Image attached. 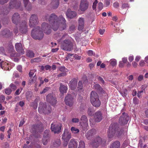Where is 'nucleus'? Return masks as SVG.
Returning a JSON list of instances; mask_svg holds the SVG:
<instances>
[{
	"label": "nucleus",
	"mask_w": 148,
	"mask_h": 148,
	"mask_svg": "<svg viewBox=\"0 0 148 148\" xmlns=\"http://www.w3.org/2000/svg\"><path fill=\"white\" fill-rule=\"evenodd\" d=\"M17 53L16 52H14L11 53L10 56L11 58L16 57L17 56Z\"/></svg>",
	"instance_id": "nucleus-58"
},
{
	"label": "nucleus",
	"mask_w": 148,
	"mask_h": 148,
	"mask_svg": "<svg viewBox=\"0 0 148 148\" xmlns=\"http://www.w3.org/2000/svg\"><path fill=\"white\" fill-rule=\"evenodd\" d=\"M26 55L27 56L32 58L34 56V53L32 51L29 50L27 52Z\"/></svg>",
	"instance_id": "nucleus-35"
},
{
	"label": "nucleus",
	"mask_w": 148,
	"mask_h": 148,
	"mask_svg": "<svg viewBox=\"0 0 148 148\" xmlns=\"http://www.w3.org/2000/svg\"><path fill=\"white\" fill-rule=\"evenodd\" d=\"M67 89L68 88L66 86L62 84L61 83L60 84L59 91L62 94H63L64 93H66Z\"/></svg>",
	"instance_id": "nucleus-27"
},
{
	"label": "nucleus",
	"mask_w": 148,
	"mask_h": 148,
	"mask_svg": "<svg viewBox=\"0 0 148 148\" xmlns=\"http://www.w3.org/2000/svg\"><path fill=\"white\" fill-rule=\"evenodd\" d=\"M21 91H20V89H17L15 92V94L17 95H19L21 92V91L22 90L23 88H21Z\"/></svg>",
	"instance_id": "nucleus-59"
},
{
	"label": "nucleus",
	"mask_w": 148,
	"mask_h": 148,
	"mask_svg": "<svg viewBox=\"0 0 148 148\" xmlns=\"http://www.w3.org/2000/svg\"><path fill=\"white\" fill-rule=\"evenodd\" d=\"M77 81L74 78L72 79L69 84V86L72 90H74L77 86Z\"/></svg>",
	"instance_id": "nucleus-24"
},
{
	"label": "nucleus",
	"mask_w": 148,
	"mask_h": 148,
	"mask_svg": "<svg viewBox=\"0 0 148 148\" xmlns=\"http://www.w3.org/2000/svg\"><path fill=\"white\" fill-rule=\"evenodd\" d=\"M79 120L78 118H75L72 119L71 121L74 123H77L79 122Z\"/></svg>",
	"instance_id": "nucleus-53"
},
{
	"label": "nucleus",
	"mask_w": 148,
	"mask_h": 148,
	"mask_svg": "<svg viewBox=\"0 0 148 148\" xmlns=\"http://www.w3.org/2000/svg\"><path fill=\"white\" fill-rule=\"evenodd\" d=\"M103 7V5L101 2H99L98 4V8L99 10H101Z\"/></svg>",
	"instance_id": "nucleus-54"
},
{
	"label": "nucleus",
	"mask_w": 148,
	"mask_h": 148,
	"mask_svg": "<svg viewBox=\"0 0 148 148\" xmlns=\"http://www.w3.org/2000/svg\"><path fill=\"white\" fill-rule=\"evenodd\" d=\"M5 99V97L3 95H1L0 96V102L2 103L4 102V101Z\"/></svg>",
	"instance_id": "nucleus-55"
},
{
	"label": "nucleus",
	"mask_w": 148,
	"mask_h": 148,
	"mask_svg": "<svg viewBox=\"0 0 148 148\" xmlns=\"http://www.w3.org/2000/svg\"><path fill=\"white\" fill-rule=\"evenodd\" d=\"M80 120L81 121L80 123L83 130H87L88 125L86 116L85 115H82Z\"/></svg>",
	"instance_id": "nucleus-10"
},
{
	"label": "nucleus",
	"mask_w": 148,
	"mask_h": 148,
	"mask_svg": "<svg viewBox=\"0 0 148 148\" xmlns=\"http://www.w3.org/2000/svg\"><path fill=\"white\" fill-rule=\"evenodd\" d=\"M20 20V15L17 13H15L12 16V21L13 23L17 25Z\"/></svg>",
	"instance_id": "nucleus-20"
},
{
	"label": "nucleus",
	"mask_w": 148,
	"mask_h": 148,
	"mask_svg": "<svg viewBox=\"0 0 148 148\" xmlns=\"http://www.w3.org/2000/svg\"><path fill=\"white\" fill-rule=\"evenodd\" d=\"M9 0H0V3L1 4H3L8 2Z\"/></svg>",
	"instance_id": "nucleus-62"
},
{
	"label": "nucleus",
	"mask_w": 148,
	"mask_h": 148,
	"mask_svg": "<svg viewBox=\"0 0 148 148\" xmlns=\"http://www.w3.org/2000/svg\"><path fill=\"white\" fill-rule=\"evenodd\" d=\"M10 86L11 88L14 90H15L17 88L16 85L13 83L10 84Z\"/></svg>",
	"instance_id": "nucleus-49"
},
{
	"label": "nucleus",
	"mask_w": 148,
	"mask_h": 148,
	"mask_svg": "<svg viewBox=\"0 0 148 148\" xmlns=\"http://www.w3.org/2000/svg\"><path fill=\"white\" fill-rule=\"evenodd\" d=\"M88 113L89 115L92 116L93 114V113L92 110L90 108H88Z\"/></svg>",
	"instance_id": "nucleus-50"
},
{
	"label": "nucleus",
	"mask_w": 148,
	"mask_h": 148,
	"mask_svg": "<svg viewBox=\"0 0 148 148\" xmlns=\"http://www.w3.org/2000/svg\"><path fill=\"white\" fill-rule=\"evenodd\" d=\"M32 106L34 108L36 109L37 108L38 106V103L35 100L32 103Z\"/></svg>",
	"instance_id": "nucleus-47"
},
{
	"label": "nucleus",
	"mask_w": 148,
	"mask_h": 148,
	"mask_svg": "<svg viewBox=\"0 0 148 148\" xmlns=\"http://www.w3.org/2000/svg\"><path fill=\"white\" fill-rule=\"evenodd\" d=\"M120 129L119 125L116 123L111 124L108 131V137L112 138L114 137H118L120 135Z\"/></svg>",
	"instance_id": "nucleus-2"
},
{
	"label": "nucleus",
	"mask_w": 148,
	"mask_h": 148,
	"mask_svg": "<svg viewBox=\"0 0 148 148\" xmlns=\"http://www.w3.org/2000/svg\"><path fill=\"white\" fill-rule=\"evenodd\" d=\"M17 69L20 72H22V67L21 65H18L17 67Z\"/></svg>",
	"instance_id": "nucleus-61"
},
{
	"label": "nucleus",
	"mask_w": 148,
	"mask_h": 148,
	"mask_svg": "<svg viewBox=\"0 0 148 148\" xmlns=\"http://www.w3.org/2000/svg\"><path fill=\"white\" fill-rule=\"evenodd\" d=\"M37 77L35 75L33 77H30L29 79L28 82V84L29 85H31L35 83L36 81Z\"/></svg>",
	"instance_id": "nucleus-32"
},
{
	"label": "nucleus",
	"mask_w": 148,
	"mask_h": 148,
	"mask_svg": "<svg viewBox=\"0 0 148 148\" xmlns=\"http://www.w3.org/2000/svg\"><path fill=\"white\" fill-rule=\"evenodd\" d=\"M98 3L97 0H95L92 5V8L94 10H96L97 4Z\"/></svg>",
	"instance_id": "nucleus-48"
},
{
	"label": "nucleus",
	"mask_w": 148,
	"mask_h": 148,
	"mask_svg": "<svg viewBox=\"0 0 148 148\" xmlns=\"http://www.w3.org/2000/svg\"><path fill=\"white\" fill-rule=\"evenodd\" d=\"M21 0H11L10 2L9 8L10 9L15 8L18 9L21 4Z\"/></svg>",
	"instance_id": "nucleus-11"
},
{
	"label": "nucleus",
	"mask_w": 148,
	"mask_h": 148,
	"mask_svg": "<svg viewBox=\"0 0 148 148\" xmlns=\"http://www.w3.org/2000/svg\"><path fill=\"white\" fill-rule=\"evenodd\" d=\"M95 130H92L88 131L86 134V137L88 140L90 139L92 136L95 134Z\"/></svg>",
	"instance_id": "nucleus-29"
},
{
	"label": "nucleus",
	"mask_w": 148,
	"mask_h": 148,
	"mask_svg": "<svg viewBox=\"0 0 148 148\" xmlns=\"http://www.w3.org/2000/svg\"><path fill=\"white\" fill-rule=\"evenodd\" d=\"M71 138V133L67 130H65L62 135V139L65 141H68Z\"/></svg>",
	"instance_id": "nucleus-19"
},
{
	"label": "nucleus",
	"mask_w": 148,
	"mask_h": 148,
	"mask_svg": "<svg viewBox=\"0 0 148 148\" xmlns=\"http://www.w3.org/2000/svg\"><path fill=\"white\" fill-rule=\"evenodd\" d=\"M61 144V142L60 139L56 140L53 143V146L55 147H59Z\"/></svg>",
	"instance_id": "nucleus-37"
},
{
	"label": "nucleus",
	"mask_w": 148,
	"mask_h": 148,
	"mask_svg": "<svg viewBox=\"0 0 148 148\" xmlns=\"http://www.w3.org/2000/svg\"><path fill=\"white\" fill-rule=\"evenodd\" d=\"M36 72V70H31L29 74V77H32L33 76Z\"/></svg>",
	"instance_id": "nucleus-44"
},
{
	"label": "nucleus",
	"mask_w": 148,
	"mask_h": 148,
	"mask_svg": "<svg viewBox=\"0 0 148 148\" xmlns=\"http://www.w3.org/2000/svg\"><path fill=\"white\" fill-rule=\"evenodd\" d=\"M45 18L46 21L48 20L51 25H49L45 22L42 24L41 29L45 34H49L51 33V28L54 31H56L59 27L61 30H64L66 28V20L62 15L58 17L56 14H52L50 16L47 15Z\"/></svg>",
	"instance_id": "nucleus-1"
},
{
	"label": "nucleus",
	"mask_w": 148,
	"mask_h": 148,
	"mask_svg": "<svg viewBox=\"0 0 148 148\" xmlns=\"http://www.w3.org/2000/svg\"><path fill=\"white\" fill-rule=\"evenodd\" d=\"M9 10L7 9H4L2 12L1 9L0 8V15H7L9 13Z\"/></svg>",
	"instance_id": "nucleus-34"
},
{
	"label": "nucleus",
	"mask_w": 148,
	"mask_h": 148,
	"mask_svg": "<svg viewBox=\"0 0 148 148\" xmlns=\"http://www.w3.org/2000/svg\"><path fill=\"white\" fill-rule=\"evenodd\" d=\"M24 6L27 10L30 11L32 9V6L31 3H29V0H23Z\"/></svg>",
	"instance_id": "nucleus-28"
},
{
	"label": "nucleus",
	"mask_w": 148,
	"mask_h": 148,
	"mask_svg": "<svg viewBox=\"0 0 148 148\" xmlns=\"http://www.w3.org/2000/svg\"><path fill=\"white\" fill-rule=\"evenodd\" d=\"M27 22L26 21L24 20L20 23L19 30L22 33H25L27 31Z\"/></svg>",
	"instance_id": "nucleus-12"
},
{
	"label": "nucleus",
	"mask_w": 148,
	"mask_h": 148,
	"mask_svg": "<svg viewBox=\"0 0 148 148\" xmlns=\"http://www.w3.org/2000/svg\"><path fill=\"white\" fill-rule=\"evenodd\" d=\"M144 78V76L143 75L140 74L138 77L137 79L138 81L140 82L142 81Z\"/></svg>",
	"instance_id": "nucleus-51"
},
{
	"label": "nucleus",
	"mask_w": 148,
	"mask_h": 148,
	"mask_svg": "<svg viewBox=\"0 0 148 148\" xmlns=\"http://www.w3.org/2000/svg\"><path fill=\"white\" fill-rule=\"evenodd\" d=\"M49 131L46 130L45 131L42 138V143L44 145H46L49 140Z\"/></svg>",
	"instance_id": "nucleus-17"
},
{
	"label": "nucleus",
	"mask_w": 148,
	"mask_h": 148,
	"mask_svg": "<svg viewBox=\"0 0 148 148\" xmlns=\"http://www.w3.org/2000/svg\"><path fill=\"white\" fill-rule=\"evenodd\" d=\"M1 35L6 37L10 35L11 33L10 31L8 29H5L1 32Z\"/></svg>",
	"instance_id": "nucleus-33"
},
{
	"label": "nucleus",
	"mask_w": 148,
	"mask_h": 148,
	"mask_svg": "<svg viewBox=\"0 0 148 148\" xmlns=\"http://www.w3.org/2000/svg\"><path fill=\"white\" fill-rule=\"evenodd\" d=\"M39 22V21L37 15L35 14H32L30 18L29 22V25L30 27H34L38 24Z\"/></svg>",
	"instance_id": "nucleus-8"
},
{
	"label": "nucleus",
	"mask_w": 148,
	"mask_h": 148,
	"mask_svg": "<svg viewBox=\"0 0 148 148\" xmlns=\"http://www.w3.org/2000/svg\"><path fill=\"white\" fill-rule=\"evenodd\" d=\"M43 130V125L42 124L33 125L31 131L32 133H36L42 132Z\"/></svg>",
	"instance_id": "nucleus-13"
},
{
	"label": "nucleus",
	"mask_w": 148,
	"mask_h": 148,
	"mask_svg": "<svg viewBox=\"0 0 148 148\" xmlns=\"http://www.w3.org/2000/svg\"><path fill=\"white\" fill-rule=\"evenodd\" d=\"M120 145L119 141H116L111 144L109 148H119Z\"/></svg>",
	"instance_id": "nucleus-30"
},
{
	"label": "nucleus",
	"mask_w": 148,
	"mask_h": 148,
	"mask_svg": "<svg viewBox=\"0 0 148 148\" xmlns=\"http://www.w3.org/2000/svg\"><path fill=\"white\" fill-rule=\"evenodd\" d=\"M73 45L71 40L66 39L61 42V47L62 49L66 51H71L73 49Z\"/></svg>",
	"instance_id": "nucleus-3"
},
{
	"label": "nucleus",
	"mask_w": 148,
	"mask_h": 148,
	"mask_svg": "<svg viewBox=\"0 0 148 148\" xmlns=\"http://www.w3.org/2000/svg\"><path fill=\"white\" fill-rule=\"evenodd\" d=\"M67 74L66 72H64L59 74L57 76L58 77H61L62 76H64L66 75Z\"/></svg>",
	"instance_id": "nucleus-57"
},
{
	"label": "nucleus",
	"mask_w": 148,
	"mask_h": 148,
	"mask_svg": "<svg viewBox=\"0 0 148 148\" xmlns=\"http://www.w3.org/2000/svg\"><path fill=\"white\" fill-rule=\"evenodd\" d=\"M4 91L5 93L7 95H10L12 92V90L11 89L9 88L5 89L4 90Z\"/></svg>",
	"instance_id": "nucleus-42"
},
{
	"label": "nucleus",
	"mask_w": 148,
	"mask_h": 148,
	"mask_svg": "<svg viewBox=\"0 0 148 148\" xmlns=\"http://www.w3.org/2000/svg\"><path fill=\"white\" fill-rule=\"evenodd\" d=\"M31 36L35 39L41 40L43 37L44 34L40 30V27L37 26L32 30Z\"/></svg>",
	"instance_id": "nucleus-4"
},
{
	"label": "nucleus",
	"mask_w": 148,
	"mask_h": 148,
	"mask_svg": "<svg viewBox=\"0 0 148 148\" xmlns=\"http://www.w3.org/2000/svg\"><path fill=\"white\" fill-rule=\"evenodd\" d=\"M49 87H46L42 91L40 92V94L45 93V92H47V91H48L49 90Z\"/></svg>",
	"instance_id": "nucleus-46"
},
{
	"label": "nucleus",
	"mask_w": 148,
	"mask_h": 148,
	"mask_svg": "<svg viewBox=\"0 0 148 148\" xmlns=\"http://www.w3.org/2000/svg\"><path fill=\"white\" fill-rule=\"evenodd\" d=\"M66 16L70 18H73L76 16V13L71 11L70 9H68L66 14Z\"/></svg>",
	"instance_id": "nucleus-26"
},
{
	"label": "nucleus",
	"mask_w": 148,
	"mask_h": 148,
	"mask_svg": "<svg viewBox=\"0 0 148 148\" xmlns=\"http://www.w3.org/2000/svg\"><path fill=\"white\" fill-rule=\"evenodd\" d=\"M72 132L74 134H77L79 132V130L77 128L74 127H72L71 129Z\"/></svg>",
	"instance_id": "nucleus-36"
},
{
	"label": "nucleus",
	"mask_w": 148,
	"mask_h": 148,
	"mask_svg": "<svg viewBox=\"0 0 148 148\" xmlns=\"http://www.w3.org/2000/svg\"><path fill=\"white\" fill-rule=\"evenodd\" d=\"M38 110L40 113L42 112L45 114H48L51 113V108L49 105H46V103H40Z\"/></svg>",
	"instance_id": "nucleus-6"
},
{
	"label": "nucleus",
	"mask_w": 148,
	"mask_h": 148,
	"mask_svg": "<svg viewBox=\"0 0 148 148\" xmlns=\"http://www.w3.org/2000/svg\"><path fill=\"white\" fill-rule=\"evenodd\" d=\"M78 30H82L84 28V18L82 17L79 18L78 20Z\"/></svg>",
	"instance_id": "nucleus-25"
},
{
	"label": "nucleus",
	"mask_w": 148,
	"mask_h": 148,
	"mask_svg": "<svg viewBox=\"0 0 148 148\" xmlns=\"http://www.w3.org/2000/svg\"><path fill=\"white\" fill-rule=\"evenodd\" d=\"M15 48L16 51L19 53L23 54L24 53L25 51L23 49L21 43H17L15 44Z\"/></svg>",
	"instance_id": "nucleus-23"
},
{
	"label": "nucleus",
	"mask_w": 148,
	"mask_h": 148,
	"mask_svg": "<svg viewBox=\"0 0 148 148\" xmlns=\"http://www.w3.org/2000/svg\"><path fill=\"white\" fill-rule=\"evenodd\" d=\"M85 147V145L84 142L82 140L80 141L79 142V148H84Z\"/></svg>",
	"instance_id": "nucleus-41"
},
{
	"label": "nucleus",
	"mask_w": 148,
	"mask_h": 148,
	"mask_svg": "<svg viewBox=\"0 0 148 148\" xmlns=\"http://www.w3.org/2000/svg\"><path fill=\"white\" fill-rule=\"evenodd\" d=\"M90 101L95 107H98L100 105L101 102L99 99L98 95L95 91H92L91 92Z\"/></svg>",
	"instance_id": "nucleus-5"
},
{
	"label": "nucleus",
	"mask_w": 148,
	"mask_h": 148,
	"mask_svg": "<svg viewBox=\"0 0 148 148\" xmlns=\"http://www.w3.org/2000/svg\"><path fill=\"white\" fill-rule=\"evenodd\" d=\"M106 140H103L99 136L96 137L90 143V146L93 148H97L101 145H103L106 143Z\"/></svg>",
	"instance_id": "nucleus-7"
},
{
	"label": "nucleus",
	"mask_w": 148,
	"mask_h": 148,
	"mask_svg": "<svg viewBox=\"0 0 148 148\" xmlns=\"http://www.w3.org/2000/svg\"><path fill=\"white\" fill-rule=\"evenodd\" d=\"M75 27L74 25H71L69 27L70 30L73 31L75 29Z\"/></svg>",
	"instance_id": "nucleus-63"
},
{
	"label": "nucleus",
	"mask_w": 148,
	"mask_h": 148,
	"mask_svg": "<svg viewBox=\"0 0 148 148\" xmlns=\"http://www.w3.org/2000/svg\"><path fill=\"white\" fill-rule=\"evenodd\" d=\"M73 100V98L70 94H68L64 99V101L66 104L70 107L73 105L74 102Z\"/></svg>",
	"instance_id": "nucleus-16"
},
{
	"label": "nucleus",
	"mask_w": 148,
	"mask_h": 148,
	"mask_svg": "<svg viewBox=\"0 0 148 148\" xmlns=\"http://www.w3.org/2000/svg\"><path fill=\"white\" fill-rule=\"evenodd\" d=\"M59 0H52L51 5L53 8H57L59 5Z\"/></svg>",
	"instance_id": "nucleus-31"
},
{
	"label": "nucleus",
	"mask_w": 148,
	"mask_h": 148,
	"mask_svg": "<svg viewBox=\"0 0 148 148\" xmlns=\"http://www.w3.org/2000/svg\"><path fill=\"white\" fill-rule=\"evenodd\" d=\"M78 146V142L74 138L71 139L68 145L69 148H77Z\"/></svg>",
	"instance_id": "nucleus-22"
},
{
	"label": "nucleus",
	"mask_w": 148,
	"mask_h": 148,
	"mask_svg": "<svg viewBox=\"0 0 148 148\" xmlns=\"http://www.w3.org/2000/svg\"><path fill=\"white\" fill-rule=\"evenodd\" d=\"M83 85L82 82L81 81H79L78 83V86L77 88L78 90L82 89L83 88Z\"/></svg>",
	"instance_id": "nucleus-45"
},
{
	"label": "nucleus",
	"mask_w": 148,
	"mask_h": 148,
	"mask_svg": "<svg viewBox=\"0 0 148 148\" xmlns=\"http://www.w3.org/2000/svg\"><path fill=\"white\" fill-rule=\"evenodd\" d=\"M94 87L95 89L100 91H101L103 89L98 84H95L94 85Z\"/></svg>",
	"instance_id": "nucleus-40"
},
{
	"label": "nucleus",
	"mask_w": 148,
	"mask_h": 148,
	"mask_svg": "<svg viewBox=\"0 0 148 148\" xmlns=\"http://www.w3.org/2000/svg\"><path fill=\"white\" fill-rule=\"evenodd\" d=\"M110 64L112 66H115L116 64V61L114 59H111L110 61Z\"/></svg>",
	"instance_id": "nucleus-43"
},
{
	"label": "nucleus",
	"mask_w": 148,
	"mask_h": 148,
	"mask_svg": "<svg viewBox=\"0 0 148 148\" xmlns=\"http://www.w3.org/2000/svg\"><path fill=\"white\" fill-rule=\"evenodd\" d=\"M94 119L96 122H100L102 119V114L101 112L98 111L96 112L94 116Z\"/></svg>",
	"instance_id": "nucleus-21"
},
{
	"label": "nucleus",
	"mask_w": 148,
	"mask_h": 148,
	"mask_svg": "<svg viewBox=\"0 0 148 148\" xmlns=\"http://www.w3.org/2000/svg\"><path fill=\"white\" fill-rule=\"evenodd\" d=\"M59 70L61 72H67L68 71V70L64 66H61L59 67Z\"/></svg>",
	"instance_id": "nucleus-39"
},
{
	"label": "nucleus",
	"mask_w": 148,
	"mask_h": 148,
	"mask_svg": "<svg viewBox=\"0 0 148 148\" xmlns=\"http://www.w3.org/2000/svg\"><path fill=\"white\" fill-rule=\"evenodd\" d=\"M133 100V103L136 104H138L139 103V100L136 97L134 98Z\"/></svg>",
	"instance_id": "nucleus-52"
},
{
	"label": "nucleus",
	"mask_w": 148,
	"mask_h": 148,
	"mask_svg": "<svg viewBox=\"0 0 148 148\" xmlns=\"http://www.w3.org/2000/svg\"><path fill=\"white\" fill-rule=\"evenodd\" d=\"M113 6L115 8H117L119 6V4L117 2L114 3L113 5Z\"/></svg>",
	"instance_id": "nucleus-64"
},
{
	"label": "nucleus",
	"mask_w": 148,
	"mask_h": 148,
	"mask_svg": "<svg viewBox=\"0 0 148 148\" xmlns=\"http://www.w3.org/2000/svg\"><path fill=\"white\" fill-rule=\"evenodd\" d=\"M89 2L88 0H81L79 9L82 11H84L88 8Z\"/></svg>",
	"instance_id": "nucleus-15"
},
{
	"label": "nucleus",
	"mask_w": 148,
	"mask_h": 148,
	"mask_svg": "<svg viewBox=\"0 0 148 148\" xmlns=\"http://www.w3.org/2000/svg\"><path fill=\"white\" fill-rule=\"evenodd\" d=\"M61 127V125L60 123L57 122H54L51 124V131L56 134L60 132Z\"/></svg>",
	"instance_id": "nucleus-9"
},
{
	"label": "nucleus",
	"mask_w": 148,
	"mask_h": 148,
	"mask_svg": "<svg viewBox=\"0 0 148 148\" xmlns=\"http://www.w3.org/2000/svg\"><path fill=\"white\" fill-rule=\"evenodd\" d=\"M98 79L99 81H100L102 84H104L105 83L104 81L103 78H102L100 76L99 77Z\"/></svg>",
	"instance_id": "nucleus-60"
},
{
	"label": "nucleus",
	"mask_w": 148,
	"mask_h": 148,
	"mask_svg": "<svg viewBox=\"0 0 148 148\" xmlns=\"http://www.w3.org/2000/svg\"><path fill=\"white\" fill-rule=\"evenodd\" d=\"M105 6L108 7L110 5V0H105Z\"/></svg>",
	"instance_id": "nucleus-56"
},
{
	"label": "nucleus",
	"mask_w": 148,
	"mask_h": 148,
	"mask_svg": "<svg viewBox=\"0 0 148 148\" xmlns=\"http://www.w3.org/2000/svg\"><path fill=\"white\" fill-rule=\"evenodd\" d=\"M41 61V58L40 57H39L38 58L32 59L31 60V62L32 63H33L34 62H40Z\"/></svg>",
	"instance_id": "nucleus-38"
},
{
	"label": "nucleus",
	"mask_w": 148,
	"mask_h": 148,
	"mask_svg": "<svg viewBox=\"0 0 148 148\" xmlns=\"http://www.w3.org/2000/svg\"><path fill=\"white\" fill-rule=\"evenodd\" d=\"M130 119L127 113L123 112L121 116V126L125 125L127 123Z\"/></svg>",
	"instance_id": "nucleus-14"
},
{
	"label": "nucleus",
	"mask_w": 148,
	"mask_h": 148,
	"mask_svg": "<svg viewBox=\"0 0 148 148\" xmlns=\"http://www.w3.org/2000/svg\"><path fill=\"white\" fill-rule=\"evenodd\" d=\"M47 100L52 106L55 105L56 104V100L55 97H53L52 94H49L47 95Z\"/></svg>",
	"instance_id": "nucleus-18"
}]
</instances>
